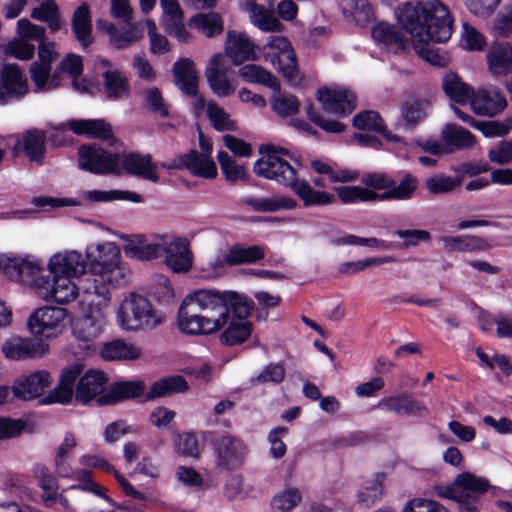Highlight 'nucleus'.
Returning a JSON list of instances; mask_svg holds the SVG:
<instances>
[{
	"label": "nucleus",
	"mask_w": 512,
	"mask_h": 512,
	"mask_svg": "<svg viewBox=\"0 0 512 512\" xmlns=\"http://www.w3.org/2000/svg\"><path fill=\"white\" fill-rule=\"evenodd\" d=\"M163 10V26L165 31L182 43L191 39L190 33L183 23V11L177 0H160Z\"/></svg>",
	"instance_id": "obj_33"
},
{
	"label": "nucleus",
	"mask_w": 512,
	"mask_h": 512,
	"mask_svg": "<svg viewBox=\"0 0 512 512\" xmlns=\"http://www.w3.org/2000/svg\"><path fill=\"white\" fill-rule=\"evenodd\" d=\"M85 255L92 274L110 286H120L128 281L130 271L122 264L121 251L115 242L91 243L86 247Z\"/></svg>",
	"instance_id": "obj_5"
},
{
	"label": "nucleus",
	"mask_w": 512,
	"mask_h": 512,
	"mask_svg": "<svg viewBox=\"0 0 512 512\" xmlns=\"http://www.w3.org/2000/svg\"><path fill=\"white\" fill-rule=\"evenodd\" d=\"M46 136L42 131L31 130L24 133L16 142V152H24V154L35 162H40L45 152Z\"/></svg>",
	"instance_id": "obj_42"
},
{
	"label": "nucleus",
	"mask_w": 512,
	"mask_h": 512,
	"mask_svg": "<svg viewBox=\"0 0 512 512\" xmlns=\"http://www.w3.org/2000/svg\"><path fill=\"white\" fill-rule=\"evenodd\" d=\"M242 204L250 207L255 212H277L281 210H292L297 207V202L285 195L271 197L248 196L242 199Z\"/></svg>",
	"instance_id": "obj_37"
},
{
	"label": "nucleus",
	"mask_w": 512,
	"mask_h": 512,
	"mask_svg": "<svg viewBox=\"0 0 512 512\" xmlns=\"http://www.w3.org/2000/svg\"><path fill=\"white\" fill-rule=\"evenodd\" d=\"M28 91V81L20 67L16 64L4 65L0 72V104L22 98Z\"/></svg>",
	"instance_id": "obj_19"
},
{
	"label": "nucleus",
	"mask_w": 512,
	"mask_h": 512,
	"mask_svg": "<svg viewBox=\"0 0 512 512\" xmlns=\"http://www.w3.org/2000/svg\"><path fill=\"white\" fill-rule=\"evenodd\" d=\"M67 129L79 136L101 140L109 139L113 135L110 124L103 119L69 120L55 127V134L51 135L52 142L57 145L66 144L67 140H58L57 136Z\"/></svg>",
	"instance_id": "obj_15"
},
{
	"label": "nucleus",
	"mask_w": 512,
	"mask_h": 512,
	"mask_svg": "<svg viewBox=\"0 0 512 512\" xmlns=\"http://www.w3.org/2000/svg\"><path fill=\"white\" fill-rule=\"evenodd\" d=\"M335 192L344 204L371 202L375 198L373 190L362 186H340L335 188Z\"/></svg>",
	"instance_id": "obj_60"
},
{
	"label": "nucleus",
	"mask_w": 512,
	"mask_h": 512,
	"mask_svg": "<svg viewBox=\"0 0 512 512\" xmlns=\"http://www.w3.org/2000/svg\"><path fill=\"white\" fill-rule=\"evenodd\" d=\"M442 139L447 148L465 149L474 144V136L466 129L455 124H446L442 130Z\"/></svg>",
	"instance_id": "obj_53"
},
{
	"label": "nucleus",
	"mask_w": 512,
	"mask_h": 512,
	"mask_svg": "<svg viewBox=\"0 0 512 512\" xmlns=\"http://www.w3.org/2000/svg\"><path fill=\"white\" fill-rule=\"evenodd\" d=\"M363 184L374 191L376 201H405L413 197L416 192L418 182L411 174H406L400 181H396L384 173H368L362 179Z\"/></svg>",
	"instance_id": "obj_7"
},
{
	"label": "nucleus",
	"mask_w": 512,
	"mask_h": 512,
	"mask_svg": "<svg viewBox=\"0 0 512 512\" xmlns=\"http://www.w3.org/2000/svg\"><path fill=\"white\" fill-rule=\"evenodd\" d=\"M188 388L189 386L186 380L180 375L165 377L153 383L146 394V399L153 400L176 393H183L186 392Z\"/></svg>",
	"instance_id": "obj_44"
},
{
	"label": "nucleus",
	"mask_w": 512,
	"mask_h": 512,
	"mask_svg": "<svg viewBox=\"0 0 512 512\" xmlns=\"http://www.w3.org/2000/svg\"><path fill=\"white\" fill-rule=\"evenodd\" d=\"M377 407L398 416L425 417L429 414L426 404L407 393L383 397Z\"/></svg>",
	"instance_id": "obj_20"
},
{
	"label": "nucleus",
	"mask_w": 512,
	"mask_h": 512,
	"mask_svg": "<svg viewBox=\"0 0 512 512\" xmlns=\"http://www.w3.org/2000/svg\"><path fill=\"white\" fill-rule=\"evenodd\" d=\"M91 18L87 4H82L74 12L72 18V29L76 39L83 47H87L91 42Z\"/></svg>",
	"instance_id": "obj_50"
},
{
	"label": "nucleus",
	"mask_w": 512,
	"mask_h": 512,
	"mask_svg": "<svg viewBox=\"0 0 512 512\" xmlns=\"http://www.w3.org/2000/svg\"><path fill=\"white\" fill-rule=\"evenodd\" d=\"M253 486L247 483L241 474H233L227 478L223 486L224 496L230 500H243L250 496Z\"/></svg>",
	"instance_id": "obj_55"
},
{
	"label": "nucleus",
	"mask_w": 512,
	"mask_h": 512,
	"mask_svg": "<svg viewBox=\"0 0 512 512\" xmlns=\"http://www.w3.org/2000/svg\"><path fill=\"white\" fill-rule=\"evenodd\" d=\"M176 454L184 458L199 459L201 456L198 438L193 432L176 433L172 438Z\"/></svg>",
	"instance_id": "obj_51"
},
{
	"label": "nucleus",
	"mask_w": 512,
	"mask_h": 512,
	"mask_svg": "<svg viewBox=\"0 0 512 512\" xmlns=\"http://www.w3.org/2000/svg\"><path fill=\"white\" fill-rule=\"evenodd\" d=\"M263 54L265 60L290 84L298 86L302 83L295 52L286 37L270 36L263 46Z\"/></svg>",
	"instance_id": "obj_8"
},
{
	"label": "nucleus",
	"mask_w": 512,
	"mask_h": 512,
	"mask_svg": "<svg viewBox=\"0 0 512 512\" xmlns=\"http://www.w3.org/2000/svg\"><path fill=\"white\" fill-rule=\"evenodd\" d=\"M238 74L246 82L265 85L275 92H279L281 89L279 80L271 72L259 65H244L239 69Z\"/></svg>",
	"instance_id": "obj_46"
},
{
	"label": "nucleus",
	"mask_w": 512,
	"mask_h": 512,
	"mask_svg": "<svg viewBox=\"0 0 512 512\" xmlns=\"http://www.w3.org/2000/svg\"><path fill=\"white\" fill-rule=\"evenodd\" d=\"M86 269V261L82 254L76 250H63L54 253L47 262L50 275H65L79 278Z\"/></svg>",
	"instance_id": "obj_21"
},
{
	"label": "nucleus",
	"mask_w": 512,
	"mask_h": 512,
	"mask_svg": "<svg viewBox=\"0 0 512 512\" xmlns=\"http://www.w3.org/2000/svg\"><path fill=\"white\" fill-rule=\"evenodd\" d=\"M212 147L207 146L206 153L191 150L187 154L179 155L168 168L187 169L192 175L206 179H214L218 172L211 158Z\"/></svg>",
	"instance_id": "obj_17"
},
{
	"label": "nucleus",
	"mask_w": 512,
	"mask_h": 512,
	"mask_svg": "<svg viewBox=\"0 0 512 512\" xmlns=\"http://www.w3.org/2000/svg\"><path fill=\"white\" fill-rule=\"evenodd\" d=\"M107 377L99 370H89L80 377L75 389V399L87 404L92 400L98 402V398L108 391L106 389Z\"/></svg>",
	"instance_id": "obj_30"
},
{
	"label": "nucleus",
	"mask_w": 512,
	"mask_h": 512,
	"mask_svg": "<svg viewBox=\"0 0 512 512\" xmlns=\"http://www.w3.org/2000/svg\"><path fill=\"white\" fill-rule=\"evenodd\" d=\"M445 94L455 103H471L474 90L455 73H447L442 81Z\"/></svg>",
	"instance_id": "obj_43"
},
{
	"label": "nucleus",
	"mask_w": 512,
	"mask_h": 512,
	"mask_svg": "<svg viewBox=\"0 0 512 512\" xmlns=\"http://www.w3.org/2000/svg\"><path fill=\"white\" fill-rule=\"evenodd\" d=\"M302 496L298 488L286 487L271 499L273 512H291L300 502Z\"/></svg>",
	"instance_id": "obj_54"
},
{
	"label": "nucleus",
	"mask_w": 512,
	"mask_h": 512,
	"mask_svg": "<svg viewBox=\"0 0 512 512\" xmlns=\"http://www.w3.org/2000/svg\"><path fill=\"white\" fill-rule=\"evenodd\" d=\"M79 167L94 174H121L119 154L109 153L98 145L79 148Z\"/></svg>",
	"instance_id": "obj_12"
},
{
	"label": "nucleus",
	"mask_w": 512,
	"mask_h": 512,
	"mask_svg": "<svg viewBox=\"0 0 512 512\" xmlns=\"http://www.w3.org/2000/svg\"><path fill=\"white\" fill-rule=\"evenodd\" d=\"M115 321L123 331H151L163 324L165 315L146 296L128 292L115 306Z\"/></svg>",
	"instance_id": "obj_4"
},
{
	"label": "nucleus",
	"mask_w": 512,
	"mask_h": 512,
	"mask_svg": "<svg viewBox=\"0 0 512 512\" xmlns=\"http://www.w3.org/2000/svg\"><path fill=\"white\" fill-rule=\"evenodd\" d=\"M52 384L49 372L40 370L29 375H23L15 380L11 391L16 398L21 400H33L44 392Z\"/></svg>",
	"instance_id": "obj_26"
},
{
	"label": "nucleus",
	"mask_w": 512,
	"mask_h": 512,
	"mask_svg": "<svg viewBox=\"0 0 512 512\" xmlns=\"http://www.w3.org/2000/svg\"><path fill=\"white\" fill-rule=\"evenodd\" d=\"M301 163L290 150L268 145L262 157L256 161L253 171L257 176L275 181L290 188L303 201L304 206L327 205L335 201L326 191L314 190L306 180L300 179Z\"/></svg>",
	"instance_id": "obj_3"
},
{
	"label": "nucleus",
	"mask_w": 512,
	"mask_h": 512,
	"mask_svg": "<svg viewBox=\"0 0 512 512\" xmlns=\"http://www.w3.org/2000/svg\"><path fill=\"white\" fill-rule=\"evenodd\" d=\"M490 72L495 75H506L512 69V47L509 43L494 44L487 54Z\"/></svg>",
	"instance_id": "obj_40"
},
{
	"label": "nucleus",
	"mask_w": 512,
	"mask_h": 512,
	"mask_svg": "<svg viewBox=\"0 0 512 512\" xmlns=\"http://www.w3.org/2000/svg\"><path fill=\"white\" fill-rule=\"evenodd\" d=\"M82 372L83 366L79 363L65 367L60 374L57 386L49 392L44 403H69L74 395L75 381L79 378Z\"/></svg>",
	"instance_id": "obj_32"
},
{
	"label": "nucleus",
	"mask_w": 512,
	"mask_h": 512,
	"mask_svg": "<svg viewBox=\"0 0 512 512\" xmlns=\"http://www.w3.org/2000/svg\"><path fill=\"white\" fill-rule=\"evenodd\" d=\"M174 478L178 485L192 490H200L205 486V479L195 468L179 465L175 468Z\"/></svg>",
	"instance_id": "obj_58"
},
{
	"label": "nucleus",
	"mask_w": 512,
	"mask_h": 512,
	"mask_svg": "<svg viewBox=\"0 0 512 512\" xmlns=\"http://www.w3.org/2000/svg\"><path fill=\"white\" fill-rule=\"evenodd\" d=\"M142 350L134 343L125 342L121 339H115L105 343L101 348V356L108 361L139 359Z\"/></svg>",
	"instance_id": "obj_39"
},
{
	"label": "nucleus",
	"mask_w": 512,
	"mask_h": 512,
	"mask_svg": "<svg viewBox=\"0 0 512 512\" xmlns=\"http://www.w3.org/2000/svg\"><path fill=\"white\" fill-rule=\"evenodd\" d=\"M249 17L252 24L262 31L272 32L281 28L279 20L263 6L254 7Z\"/></svg>",
	"instance_id": "obj_64"
},
{
	"label": "nucleus",
	"mask_w": 512,
	"mask_h": 512,
	"mask_svg": "<svg viewBox=\"0 0 512 512\" xmlns=\"http://www.w3.org/2000/svg\"><path fill=\"white\" fill-rule=\"evenodd\" d=\"M176 85L186 94L198 92V75L193 61L188 58L178 60L173 67Z\"/></svg>",
	"instance_id": "obj_38"
},
{
	"label": "nucleus",
	"mask_w": 512,
	"mask_h": 512,
	"mask_svg": "<svg viewBox=\"0 0 512 512\" xmlns=\"http://www.w3.org/2000/svg\"><path fill=\"white\" fill-rule=\"evenodd\" d=\"M81 467L88 469H100L104 472L113 474L123 492L134 499L146 500L144 493L136 490L133 485L121 475L113 465H111L103 456L99 454H83L78 458Z\"/></svg>",
	"instance_id": "obj_31"
},
{
	"label": "nucleus",
	"mask_w": 512,
	"mask_h": 512,
	"mask_svg": "<svg viewBox=\"0 0 512 512\" xmlns=\"http://www.w3.org/2000/svg\"><path fill=\"white\" fill-rule=\"evenodd\" d=\"M225 53V57H229L236 66L246 61L258 59L257 46L246 34L238 31H229L227 33Z\"/></svg>",
	"instance_id": "obj_29"
},
{
	"label": "nucleus",
	"mask_w": 512,
	"mask_h": 512,
	"mask_svg": "<svg viewBox=\"0 0 512 512\" xmlns=\"http://www.w3.org/2000/svg\"><path fill=\"white\" fill-rule=\"evenodd\" d=\"M120 169L132 175L143 177L146 180L157 182L159 174L156 165L152 163L150 155H140L137 153H125L119 155Z\"/></svg>",
	"instance_id": "obj_34"
},
{
	"label": "nucleus",
	"mask_w": 512,
	"mask_h": 512,
	"mask_svg": "<svg viewBox=\"0 0 512 512\" xmlns=\"http://www.w3.org/2000/svg\"><path fill=\"white\" fill-rule=\"evenodd\" d=\"M341 7L344 16L357 25H366L374 16L368 0H342Z\"/></svg>",
	"instance_id": "obj_48"
},
{
	"label": "nucleus",
	"mask_w": 512,
	"mask_h": 512,
	"mask_svg": "<svg viewBox=\"0 0 512 512\" xmlns=\"http://www.w3.org/2000/svg\"><path fill=\"white\" fill-rule=\"evenodd\" d=\"M74 279L65 275L40 276L35 281V292L46 302L68 305L79 298L80 288Z\"/></svg>",
	"instance_id": "obj_9"
},
{
	"label": "nucleus",
	"mask_w": 512,
	"mask_h": 512,
	"mask_svg": "<svg viewBox=\"0 0 512 512\" xmlns=\"http://www.w3.org/2000/svg\"><path fill=\"white\" fill-rule=\"evenodd\" d=\"M215 466L226 471L241 468L248 455L246 443L229 433L220 434L213 442Z\"/></svg>",
	"instance_id": "obj_10"
},
{
	"label": "nucleus",
	"mask_w": 512,
	"mask_h": 512,
	"mask_svg": "<svg viewBox=\"0 0 512 512\" xmlns=\"http://www.w3.org/2000/svg\"><path fill=\"white\" fill-rule=\"evenodd\" d=\"M372 37L380 48L388 52L399 53L407 47V40L403 34L387 22L376 23L372 28Z\"/></svg>",
	"instance_id": "obj_35"
},
{
	"label": "nucleus",
	"mask_w": 512,
	"mask_h": 512,
	"mask_svg": "<svg viewBox=\"0 0 512 512\" xmlns=\"http://www.w3.org/2000/svg\"><path fill=\"white\" fill-rule=\"evenodd\" d=\"M231 266L254 264L265 257L264 248L258 245H233L229 250Z\"/></svg>",
	"instance_id": "obj_52"
},
{
	"label": "nucleus",
	"mask_w": 512,
	"mask_h": 512,
	"mask_svg": "<svg viewBox=\"0 0 512 512\" xmlns=\"http://www.w3.org/2000/svg\"><path fill=\"white\" fill-rule=\"evenodd\" d=\"M107 285H109L107 282L99 278L90 280L82 288V292H79V298L77 299L79 310L107 316L106 310L112 300V294Z\"/></svg>",
	"instance_id": "obj_13"
},
{
	"label": "nucleus",
	"mask_w": 512,
	"mask_h": 512,
	"mask_svg": "<svg viewBox=\"0 0 512 512\" xmlns=\"http://www.w3.org/2000/svg\"><path fill=\"white\" fill-rule=\"evenodd\" d=\"M397 19L423 59L434 65L444 64L445 58L431 49L433 44L444 43L452 35V18L441 0L407 2L399 8Z\"/></svg>",
	"instance_id": "obj_2"
},
{
	"label": "nucleus",
	"mask_w": 512,
	"mask_h": 512,
	"mask_svg": "<svg viewBox=\"0 0 512 512\" xmlns=\"http://www.w3.org/2000/svg\"><path fill=\"white\" fill-rule=\"evenodd\" d=\"M431 107L430 99H416L405 104L402 114L407 123L417 124L428 116Z\"/></svg>",
	"instance_id": "obj_62"
},
{
	"label": "nucleus",
	"mask_w": 512,
	"mask_h": 512,
	"mask_svg": "<svg viewBox=\"0 0 512 512\" xmlns=\"http://www.w3.org/2000/svg\"><path fill=\"white\" fill-rule=\"evenodd\" d=\"M97 26L99 29H105L108 31L110 35V42L118 49L128 47L142 36V33L137 31L134 27H131L125 32H118L112 24H109L104 20H98Z\"/></svg>",
	"instance_id": "obj_56"
},
{
	"label": "nucleus",
	"mask_w": 512,
	"mask_h": 512,
	"mask_svg": "<svg viewBox=\"0 0 512 512\" xmlns=\"http://www.w3.org/2000/svg\"><path fill=\"white\" fill-rule=\"evenodd\" d=\"M40 4L31 11V18L45 22L51 32L60 30L62 20L59 15L58 6L55 0H40Z\"/></svg>",
	"instance_id": "obj_49"
},
{
	"label": "nucleus",
	"mask_w": 512,
	"mask_h": 512,
	"mask_svg": "<svg viewBox=\"0 0 512 512\" xmlns=\"http://www.w3.org/2000/svg\"><path fill=\"white\" fill-rule=\"evenodd\" d=\"M164 262L174 273L189 271L193 263V255L190 251V243L186 238L168 235L166 237Z\"/></svg>",
	"instance_id": "obj_22"
},
{
	"label": "nucleus",
	"mask_w": 512,
	"mask_h": 512,
	"mask_svg": "<svg viewBox=\"0 0 512 512\" xmlns=\"http://www.w3.org/2000/svg\"><path fill=\"white\" fill-rule=\"evenodd\" d=\"M217 160L221 171L228 182L235 183L238 180L246 179L247 171L245 167L238 164L226 151H219L217 153Z\"/></svg>",
	"instance_id": "obj_59"
},
{
	"label": "nucleus",
	"mask_w": 512,
	"mask_h": 512,
	"mask_svg": "<svg viewBox=\"0 0 512 512\" xmlns=\"http://www.w3.org/2000/svg\"><path fill=\"white\" fill-rule=\"evenodd\" d=\"M317 98L323 109L334 115L345 116L355 108V97L345 88H321L317 92Z\"/></svg>",
	"instance_id": "obj_24"
},
{
	"label": "nucleus",
	"mask_w": 512,
	"mask_h": 512,
	"mask_svg": "<svg viewBox=\"0 0 512 512\" xmlns=\"http://www.w3.org/2000/svg\"><path fill=\"white\" fill-rule=\"evenodd\" d=\"M470 105L476 114L493 117L506 108L507 101L500 90L487 86L474 92Z\"/></svg>",
	"instance_id": "obj_27"
},
{
	"label": "nucleus",
	"mask_w": 512,
	"mask_h": 512,
	"mask_svg": "<svg viewBox=\"0 0 512 512\" xmlns=\"http://www.w3.org/2000/svg\"><path fill=\"white\" fill-rule=\"evenodd\" d=\"M57 56L54 42H46L44 39L39 43L38 61L30 67V76L38 91H51L60 87L59 72L50 74L51 64Z\"/></svg>",
	"instance_id": "obj_11"
},
{
	"label": "nucleus",
	"mask_w": 512,
	"mask_h": 512,
	"mask_svg": "<svg viewBox=\"0 0 512 512\" xmlns=\"http://www.w3.org/2000/svg\"><path fill=\"white\" fill-rule=\"evenodd\" d=\"M48 351V344L31 337L13 336L2 346V353L10 360L36 359L43 357Z\"/></svg>",
	"instance_id": "obj_18"
},
{
	"label": "nucleus",
	"mask_w": 512,
	"mask_h": 512,
	"mask_svg": "<svg viewBox=\"0 0 512 512\" xmlns=\"http://www.w3.org/2000/svg\"><path fill=\"white\" fill-rule=\"evenodd\" d=\"M191 22L206 37L218 35L223 30L221 17L217 13H200L191 18Z\"/></svg>",
	"instance_id": "obj_61"
},
{
	"label": "nucleus",
	"mask_w": 512,
	"mask_h": 512,
	"mask_svg": "<svg viewBox=\"0 0 512 512\" xmlns=\"http://www.w3.org/2000/svg\"><path fill=\"white\" fill-rule=\"evenodd\" d=\"M461 182L460 177L454 178L445 174H437L427 178L425 186L430 194L438 195L453 191L460 186Z\"/></svg>",
	"instance_id": "obj_63"
},
{
	"label": "nucleus",
	"mask_w": 512,
	"mask_h": 512,
	"mask_svg": "<svg viewBox=\"0 0 512 512\" xmlns=\"http://www.w3.org/2000/svg\"><path fill=\"white\" fill-rule=\"evenodd\" d=\"M167 234L154 235L147 238L143 235L125 237L123 251L125 255L134 260L150 261L163 255Z\"/></svg>",
	"instance_id": "obj_14"
},
{
	"label": "nucleus",
	"mask_w": 512,
	"mask_h": 512,
	"mask_svg": "<svg viewBox=\"0 0 512 512\" xmlns=\"http://www.w3.org/2000/svg\"><path fill=\"white\" fill-rule=\"evenodd\" d=\"M70 324L73 337L89 347L103 333L107 316L82 312L80 316L73 317Z\"/></svg>",
	"instance_id": "obj_23"
},
{
	"label": "nucleus",
	"mask_w": 512,
	"mask_h": 512,
	"mask_svg": "<svg viewBox=\"0 0 512 512\" xmlns=\"http://www.w3.org/2000/svg\"><path fill=\"white\" fill-rule=\"evenodd\" d=\"M227 266H231L230 257L227 253H219L211 259L203 262L198 271L203 279H215L225 274Z\"/></svg>",
	"instance_id": "obj_57"
},
{
	"label": "nucleus",
	"mask_w": 512,
	"mask_h": 512,
	"mask_svg": "<svg viewBox=\"0 0 512 512\" xmlns=\"http://www.w3.org/2000/svg\"><path fill=\"white\" fill-rule=\"evenodd\" d=\"M488 481L472 473L459 474L452 486L444 488L439 495L449 499H463L466 496H477L488 488Z\"/></svg>",
	"instance_id": "obj_28"
},
{
	"label": "nucleus",
	"mask_w": 512,
	"mask_h": 512,
	"mask_svg": "<svg viewBox=\"0 0 512 512\" xmlns=\"http://www.w3.org/2000/svg\"><path fill=\"white\" fill-rule=\"evenodd\" d=\"M229 63L225 55L214 54L205 68V77L212 92L220 98L228 97L236 91L235 82L228 77Z\"/></svg>",
	"instance_id": "obj_16"
},
{
	"label": "nucleus",
	"mask_w": 512,
	"mask_h": 512,
	"mask_svg": "<svg viewBox=\"0 0 512 512\" xmlns=\"http://www.w3.org/2000/svg\"><path fill=\"white\" fill-rule=\"evenodd\" d=\"M58 493V489L43 490L42 499L47 506L58 504L63 512H88L86 510V500L83 497L69 498L64 492Z\"/></svg>",
	"instance_id": "obj_45"
},
{
	"label": "nucleus",
	"mask_w": 512,
	"mask_h": 512,
	"mask_svg": "<svg viewBox=\"0 0 512 512\" xmlns=\"http://www.w3.org/2000/svg\"><path fill=\"white\" fill-rule=\"evenodd\" d=\"M71 312L60 306L44 305L35 310L27 319V329L35 338L44 342L62 335Z\"/></svg>",
	"instance_id": "obj_6"
},
{
	"label": "nucleus",
	"mask_w": 512,
	"mask_h": 512,
	"mask_svg": "<svg viewBox=\"0 0 512 512\" xmlns=\"http://www.w3.org/2000/svg\"><path fill=\"white\" fill-rule=\"evenodd\" d=\"M74 473L72 479L78 481V484L71 485L67 490L89 492L104 499L109 504H114V501L106 494V488L94 481L92 473L88 468H77Z\"/></svg>",
	"instance_id": "obj_47"
},
{
	"label": "nucleus",
	"mask_w": 512,
	"mask_h": 512,
	"mask_svg": "<svg viewBox=\"0 0 512 512\" xmlns=\"http://www.w3.org/2000/svg\"><path fill=\"white\" fill-rule=\"evenodd\" d=\"M353 124L357 129L362 130L354 136L355 140L361 145L374 147L379 144L378 138L372 133H378L388 138L383 120L375 111H365L357 114L353 118Z\"/></svg>",
	"instance_id": "obj_25"
},
{
	"label": "nucleus",
	"mask_w": 512,
	"mask_h": 512,
	"mask_svg": "<svg viewBox=\"0 0 512 512\" xmlns=\"http://www.w3.org/2000/svg\"><path fill=\"white\" fill-rule=\"evenodd\" d=\"M254 303L232 290L197 289L187 294L178 310L179 330L192 336L212 335L222 331L220 340L238 345L251 335L249 316Z\"/></svg>",
	"instance_id": "obj_1"
},
{
	"label": "nucleus",
	"mask_w": 512,
	"mask_h": 512,
	"mask_svg": "<svg viewBox=\"0 0 512 512\" xmlns=\"http://www.w3.org/2000/svg\"><path fill=\"white\" fill-rule=\"evenodd\" d=\"M144 384L141 381H120L112 384L106 394L98 398V404H114L126 399L136 398L143 394Z\"/></svg>",
	"instance_id": "obj_36"
},
{
	"label": "nucleus",
	"mask_w": 512,
	"mask_h": 512,
	"mask_svg": "<svg viewBox=\"0 0 512 512\" xmlns=\"http://www.w3.org/2000/svg\"><path fill=\"white\" fill-rule=\"evenodd\" d=\"M104 92L108 99L119 100L129 96L130 85L125 74L111 67L103 73Z\"/></svg>",
	"instance_id": "obj_41"
}]
</instances>
